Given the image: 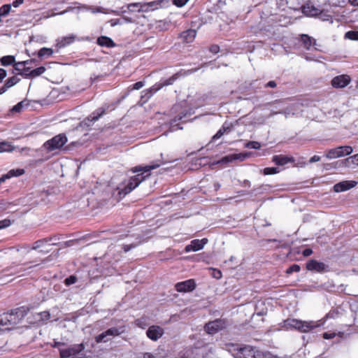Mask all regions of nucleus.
I'll return each instance as SVG.
<instances>
[{
  "instance_id": "nucleus-2",
  "label": "nucleus",
  "mask_w": 358,
  "mask_h": 358,
  "mask_svg": "<svg viewBox=\"0 0 358 358\" xmlns=\"http://www.w3.org/2000/svg\"><path fill=\"white\" fill-rule=\"evenodd\" d=\"M195 113L194 108L189 106L186 101L175 104L171 110V113L174 117L170 121V131H173L181 129L178 127V122H186L189 118Z\"/></svg>"
},
{
  "instance_id": "nucleus-64",
  "label": "nucleus",
  "mask_w": 358,
  "mask_h": 358,
  "mask_svg": "<svg viewBox=\"0 0 358 358\" xmlns=\"http://www.w3.org/2000/svg\"><path fill=\"white\" fill-rule=\"evenodd\" d=\"M121 20H122V22H124L125 23H133V22H134V20L131 17H129L125 16V15H122Z\"/></svg>"
},
{
  "instance_id": "nucleus-58",
  "label": "nucleus",
  "mask_w": 358,
  "mask_h": 358,
  "mask_svg": "<svg viewBox=\"0 0 358 358\" xmlns=\"http://www.w3.org/2000/svg\"><path fill=\"white\" fill-rule=\"evenodd\" d=\"M67 12V10H63L60 13H54V12H52L50 13H48L46 15H43V18L45 19H47V18H49V17H54V16H56L57 15H63L64 13H66Z\"/></svg>"
},
{
  "instance_id": "nucleus-40",
  "label": "nucleus",
  "mask_w": 358,
  "mask_h": 358,
  "mask_svg": "<svg viewBox=\"0 0 358 358\" xmlns=\"http://www.w3.org/2000/svg\"><path fill=\"white\" fill-rule=\"evenodd\" d=\"M11 11L10 4H3L0 7V18L6 17Z\"/></svg>"
},
{
  "instance_id": "nucleus-29",
  "label": "nucleus",
  "mask_w": 358,
  "mask_h": 358,
  "mask_svg": "<svg viewBox=\"0 0 358 358\" xmlns=\"http://www.w3.org/2000/svg\"><path fill=\"white\" fill-rule=\"evenodd\" d=\"M303 13L308 16H315L320 13V10L313 6L306 4L303 6Z\"/></svg>"
},
{
  "instance_id": "nucleus-20",
  "label": "nucleus",
  "mask_w": 358,
  "mask_h": 358,
  "mask_svg": "<svg viewBox=\"0 0 358 358\" xmlns=\"http://www.w3.org/2000/svg\"><path fill=\"white\" fill-rule=\"evenodd\" d=\"M272 162L278 166H284L288 163L294 162V158L283 155H278L273 157Z\"/></svg>"
},
{
  "instance_id": "nucleus-39",
  "label": "nucleus",
  "mask_w": 358,
  "mask_h": 358,
  "mask_svg": "<svg viewBox=\"0 0 358 358\" xmlns=\"http://www.w3.org/2000/svg\"><path fill=\"white\" fill-rule=\"evenodd\" d=\"M33 60H27L23 62H15L13 64V68L15 71H18V73L22 72V69H24L26 66V63H32Z\"/></svg>"
},
{
  "instance_id": "nucleus-59",
  "label": "nucleus",
  "mask_w": 358,
  "mask_h": 358,
  "mask_svg": "<svg viewBox=\"0 0 358 358\" xmlns=\"http://www.w3.org/2000/svg\"><path fill=\"white\" fill-rule=\"evenodd\" d=\"M336 336V334L334 332H324L322 335V337L324 339H331L334 338Z\"/></svg>"
},
{
  "instance_id": "nucleus-54",
  "label": "nucleus",
  "mask_w": 358,
  "mask_h": 358,
  "mask_svg": "<svg viewBox=\"0 0 358 358\" xmlns=\"http://www.w3.org/2000/svg\"><path fill=\"white\" fill-rule=\"evenodd\" d=\"M76 281H77L76 277L74 275H71L69 278H66L65 279L64 282H65L66 285L69 286V285L76 283Z\"/></svg>"
},
{
  "instance_id": "nucleus-43",
  "label": "nucleus",
  "mask_w": 358,
  "mask_h": 358,
  "mask_svg": "<svg viewBox=\"0 0 358 358\" xmlns=\"http://www.w3.org/2000/svg\"><path fill=\"white\" fill-rule=\"evenodd\" d=\"M178 73H176L168 79L161 80L159 84L163 85V87L172 85L178 79Z\"/></svg>"
},
{
  "instance_id": "nucleus-60",
  "label": "nucleus",
  "mask_w": 358,
  "mask_h": 358,
  "mask_svg": "<svg viewBox=\"0 0 358 358\" xmlns=\"http://www.w3.org/2000/svg\"><path fill=\"white\" fill-rule=\"evenodd\" d=\"M140 6V3H129L128 4L127 6V9L128 10L131 11V12H134L135 10V8H138Z\"/></svg>"
},
{
  "instance_id": "nucleus-25",
  "label": "nucleus",
  "mask_w": 358,
  "mask_h": 358,
  "mask_svg": "<svg viewBox=\"0 0 358 358\" xmlns=\"http://www.w3.org/2000/svg\"><path fill=\"white\" fill-rule=\"evenodd\" d=\"M20 81L16 76H13L7 79L4 85L0 87V94L5 93L10 87H13Z\"/></svg>"
},
{
  "instance_id": "nucleus-41",
  "label": "nucleus",
  "mask_w": 358,
  "mask_h": 358,
  "mask_svg": "<svg viewBox=\"0 0 358 358\" xmlns=\"http://www.w3.org/2000/svg\"><path fill=\"white\" fill-rule=\"evenodd\" d=\"M13 150L14 147L10 143L6 141L0 142V152H12Z\"/></svg>"
},
{
  "instance_id": "nucleus-32",
  "label": "nucleus",
  "mask_w": 358,
  "mask_h": 358,
  "mask_svg": "<svg viewBox=\"0 0 358 358\" xmlns=\"http://www.w3.org/2000/svg\"><path fill=\"white\" fill-rule=\"evenodd\" d=\"M231 131V128L229 126H227L226 123H224L222 127L217 131V133L213 136V141H216L221 138L224 133L229 132Z\"/></svg>"
},
{
  "instance_id": "nucleus-23",
  "label": "nucleus",
  "mask_w": 358,
  "mask_h": 358,
  "mask_svg": "<svg viewBox=\"0 0 358 358\" xmlns=\"http://www.w3.org/2000/svg\"><path fill=\"white\" fill-rule=\"evenodd\" d=\"M104 113L105 109L103 108H99L94 110L91 115H90L89 117L84 120V122L87 126H90V124H89L88 122H94L97 121Z\"/></svg>"
},
{
  "instance_id": "nucleus-46",
  "label": "nucleus",
  "mask_w": 358,
  "mask_h": 358,
  "mask_svg": "<svg viewBox=\"0 0 358 358\" xmlns=\"http://www.w3.org/2000/svg\"><path fill=\"white\" fill-rule=\"evenodd\" d=\"M245 147L249 149L258 150L261 148V144L258 141H249L245 143Z\"/></svg>"
},
{
  "instance_id": "nucleus-51",
  "label": "nucleus",
  "mask_w": 358,
  "mask_h": 358,
  "mask_svg": "<svg viewBox=\"0 0 358 358\" xmlns=\"http://www.w3.org/2000/svg\"><path fill=\"white\" fill-rule=\"evenodd\" d=\"M31 69L29 67H25L22 69V72L18 73L20 75L22 76L25 78H31V75H29V73L31 72Z\"/></svg>"
},
{
  "instance_id": "nucleus-33",
  "label": "nucleus",
  "mask_w": 358,
  "mask_h": 358,
  "mask_svg": "<svg viewBox=\"0 0 358 358\" xmlns=\"http://www.w3.org/2000/svg\"><path fill=\"white\" fill-rule=\"evenodd\" d=\"M24 170L23 169H11L7 173L5 174L6 178L8 180L13 178L18 177L24 173Z\"/></svg>"
},
{
  "instance_id": "nucleus-19",
  "label": "nucleus",
  "mask_w": 358,
  "mask_h": 358,
  "mask_svg": "<svg viewBox=\"0 0 358 358\" xmlns=\"http://www.w3.org/2000/svg\"><path fill=\"white\" fill-rule=\"evenodd\" d=\"M76 36L74 34H71L66 36H63L57 39L56 47L58 49L63 48L67 45L72 44L76 41Z\"/></svg>"
},
{
  "instance_id": "nucleus-9",
  "label": "nucleus",
  "mask_w": 358,
  "mask_h": 358,
  "mask_svg": "<svg viewBox=\"0 0 358 358\" xmlns=\"http://www.w3.org/2000/svg\"><path fill=\"white\" fill-rule=\"evenodd\" d=\"M227 326V321L224 319H217L207 323L205 327V331L208 334H215L220 330L223 329Z\"/></svg>"
},
{
  "instance_id": "nucleus-3",
  "label": "nucleus",
  "mask_w": 358,
  "mask_h": 358,
  "mask_svg": "<svg viewBox=\"0 0 358 358\" xmlns=\"http://www.w3.org/2000/svg\"><path fill=\"white\" fill-rule=\"evenodd\" d=\"M229 351L234 358H262V353L249 345L231 344Z\"/></svg>"
},
{
  "instance_id": "nucleus-14",
  "label": "nucleus",
  "mask_w": 358,
  "mask_h": 358,
  "mask_svg": "<svg viewBox=\"0 0 358 358\" xmlns=\"http://www.w3.org/2000/svg\"><path fill=\"white\" fill-rule=\"evenodd\" d=\"M196 287V283L193 279H189L176 284L175 288L179 292H192Z\"/></svg>"
},
{
  "instance_id": "nucleus-61",
  "label": "nucleus",
  "mask_w": 358,
  "mask_h": 358,
  "mask_svg": "<svg viewBox=\"0 0 358 358\" xmlns=\"http://www.w3.org/2000/svg\"><path fill=\"white\" fill-rule=\"evenodd\" d=\"M66 345L64 343L61 342H55L53 347L58 348L59 352L60 353V349L61 348H66Z\"/></svg>"
},
{
  "instance_id": "nucleus-24",
  "label": "nucleus",
  "mask_w": 358,
  "mask_h": 358,
  "mask_svg": "<svg viewBox=\"0 0 358 358\" xmlns=\"http://www.w3.org/2000/svg\"><path fill=\"white\" fill-rule=\"evenodd\" d=\"M196 35V32L194 29H187L182 31L180 34V38L185 43H191L194 41Z\"/></svg>"
},
{
  "instance_id": "nucleus-47",
  "label": "nucleus",
  "mask_w": 358,
  "mask_h": 358,
  "mask_svg": "<svg viewBox=\"0 0 358 358\" xmlns=\"http://www.w3.org/2000/svg\"><path fill=\"white\" fill-rule=\"evenodd\" d=\"M152 97V94L148 90L141 92V99L143 103H146Z\"/></svg>"
},
{
  "instance_id": "nucleus-48",
  "label": "nucleus",
  "mask_w": 358,
  "mask_h": 358,
  "mask_svg": "<svg viewBox=\"0 0 358 358\" xmlns=\"http://www.w3.org/2000/svg\"><path fill=\"white\" fill-rule=\"evenodd\" d=\"M24 108V101H20L17 103L15 106H14L11 109L10 112L12 113H20L22 111Z\"/></svg>"
},
{
  "instance_id": "nucleus-31",
  "label": "nucleus",
  "mask_w": 358,
  "mask_h": 358,
  "mask_svg": "<svg viewBox=\"0 0 358 358\" xmlns=\"http://www.w3.org/2000/svg\"><path fill=\"white\" fill-rule=\"evenodd\" d=\"M231 131V128L229 126H227L226 123H224L222 127L217 131V133L213 136V141H216L221 138L224 133L229 132Z\"/></svg>"
},
{
  "instance_id": "nucleus-17",
  "label": "nucleus",
  "mask_w": 358,
  "mask_h": 358,
  "mask_svg": "<svg viewBox=\"0 0 358 358\" xmlns=\"http://www.w3.org/2000/svg\"><path fill=\"white\" fill-rule=\"evenodd\" d=\"M248 157H249V154H248V153L231 154V155H228L222 157L218 162V163L227 164V163H230V162H232L236 160L243 162Z\"/></svg>"
},
{
  "instance_id": "nucleus-16",
  "label": "nucleus",
  "mask_w": 358,
  "mask_h": 358,
  "mask_svg": "<svg viewBox=\"0 0 358 358\" xmlns=\"http://www.w3.org/2000/svg\"><path fill=\"white\" fill-rule=\"evenodd\" d=\"M350 77L348 75H341L331 80V85L335 88H343L350 83Z\"/></svg>"
},
{
  "instance_id": "nucleus-26",
  "label": "nucleus",
  "mask_w": 358,
  "mask_h": 358,
  "mask_svg": "<svg viewBox=\"0 0 358 358\" xmlns=\"http://www.w3.org/2000/svg\"><path fill=\"white\" fill-rule=\"evenodd\" d=\"M96 43L101 47L113 48L115 46L114 41L110 38L105 36H99Z\"/></svg>"
},
{
  "instance_id": "nucleus-53",
  "label": "nucleus",
  "mask_w": 358,
  "mask_h": 358,
  "mask_svg": "<svg viewBox=\"0 0 358 358\" xmlns=\"http://www.w3.org/2000/svg\"><path fill=\"white\" fill-rule=\"evenodd\" d=\"M11 224V221L9 219H4L0 220V230L8 227Z\"/></svg>"
},
{
  "instance_id": "nucleus-21",
  "label": "nucleus",
  "mask_w": 358,
  "mask_h": 358,
  "mask_svg": "<svg viewBox=\"0 0 358 358\" xmlns=\"http://www.w3.org/2000/svg\"><path fill=\"white\" fill-rule=\"evenodd\" d=\"M25 269L22 268L21 266H10L8 268L4 269L2 271V275L3 276H10V275H18L21 276L23 274L22 273Z\"/></svg>"
},
{
  "instance_id": "nucleus-28",
  "label": "nucleus",
  "mask_w": 358,
  "mask_h": 358,
  "mask_svg": "<svg viewBox=\"0 0 358 358\" xmlns=\"http://www.w3.org/2000/svg\"><path fill=\"white\" fill-rule=\"evenodd\" d=\"M300 41L303 47L307 50H310V47L315 44V41L306 34H302Z\"/></svg>"
},
{
  "instance_id": "nucleus-63",
  "label": "nucleus",
  "mask_w": 358,
  "mask_h": 358,
  "mask_svg": "<svg viewBox=\"0 0 358 358\" xmlns=\"http://www.w3.org/2000/svg\"><path fill=\"white\" fill-rule=\"evenodd\" d=\"M24 0H15L13 1V3L10 4L11 7L14 8H18L20 6H21L24 3Z\"/></svg>"
},
{
  "instance_id": "nucleus-36",
  "label": "nucleus",
  "mask_w": 358,
  "mask_h": 358,
  "mask_svg": "<svg viewBox=\"0 0 358 358\" xmlns=\"http://www.w3.org/2000/svg\"><path fill=\"white\" fill-rule=\"evenodd\" d=\"M337 148L341 157L350 155L353 151L352 148L350 145L338 146Z\"/></svg>"
},
{
  "instance_id": "nucleus-62",
  "label": "nucleus",
  "mask_w": 358,
  "mask_h": 358,
  "mask_svg": "<svg viewBox=\"0 0 358 358\" xmlns=\"http://www.w3.org/2000/svg\"><path fill=\"white\" fill-rule=\"evenodd\" d=\"M111 27H115L118 24H122V22L121 19H112L109 21Z\"/></svg>"
},
{
  "instance_id": "nucleus-42",
  "label": "nucleus",
  "mask_w": 358,
  "mask_h": 358,
  "mask_svg": "<svg viewBox=\"0 0 358 358\" xmlns=\"http://www.w3.org/2000/svg\"><path fill=\"white\" fill-rule=\"evenodd\" d=\"M45 70L46 69L44 66H40L35 69L31 70V72L29 73V75H31V78H36V77H38V76L42 75L45 71Z\"/></svg>"
},
{
  "instance_id": "nucleus-45",
  "label": "nucleus",
  "mask_w": 358,
  "mask_h": 358,
  "mask_svg": "<svg viewBox=\"0 0 358 358\" xmlns=\"http://www.w3.org/2000/svg\"><path fill=\"white\" fill-rule=\"evenodd\" d=\"M280 171L279 168L277 167H266L264 169L263 173L264 175H272L278 173Z\"/></svg>"
},
{
  "instance_id": "nucleus-27",
  "label": "nucleus",
  "mask_w": 358,
  "mask_h": 358,
  "mask_svg": "<svg viewBox=\"0 0 358 358\" xmlns=\"http://www.w3.org/2000/svg\"><path fill=\"white\" fill-rule=\"evenodd\" d=\"M36 323L38 325L44 324L45 322L50 319V313L49 311H43L36 313L35 315Z\"/></svg>"
},
{
  "instance_id": "nucleus-10",
  "label": "nucleus",
  "mask_w": 358,
  "mask_h": 358,
  "mask_svg": "<svg viewBox=\"0 0 358 358\" xmlns=\"http://www.w3.org/2000/svg\"><path fill=\"white\" fill-rule=\"evenodd\" d=\"M27 314V310L24 307L18 308L14 310H12L9 313H6V317L9 319L10 325L11 327L17 324Z\"/></svg>"
},
{
  "instance_id": "nucleus-52",
  "label": "nucleus",
  "mask_w": 358,
  "mask_h": 358,
  "mask_svg": "<svg viewBox=\"0 0 358 358\" xmlns=\"http://www.w3.org/2000/svg\"><path fill=\"white\" fill-rule=\"evenodd\" d=\"M144 85H145V82L138 81V82L134 83V85H132L131 86H130L129 88L131 90H140L141 88H142Z\"/></svg>"
},
{
  "instance_id": "nucleus-13",
  "label": "nucleus",
  "mask_w": 358,
  "mask_h": 358,
  "mask_svg": "<svg viewBox=\"0 0 358 358\" xmlns=\"http://www.w3.org/2000/svg\"><path fill=\"white\" fill-rule=\"evenodd\" d=\"M208 243L206 238L192 240L189 244L187 245L185 248V252H189L192 251L196 252L203 248L204 245Z\"/></svg>"
},
{
  "instance_id": "nucleus-49",
  "label": "nucleus",
  "mask_w": 358,
  "mask_h": 358,
  "mask_svg": "<svg viewBox=\"0 0 358 358\" xmlns=\"http://www.w3.org/2000/svg\"><path fill=\"white\" fill-rule=\"evenodd\" d=\"M162 87H163V85H160L159 83H156L155 85H154L153 86H152L151 87H150L147 90H148V91L150 92V93L152 94V96Z\"/></svg>"
},
{
  "instance_id": "nucleus-11",
  "label": "nucleus",
  "mask_w": 358,
  "mask_h": 358,
  "mask_svg": "<svg viewBox=\"0 0 358 358\" xmlns=\"http://www.w3.org/2000/svg\"><path fill=\"white\" fill-rule=\"evenodd\" d=\"M121 333L122 331H120V329L117 327H112L99 334L97 336H96L95 340L96 343H106L110 340L111 338L115 336H118Z\"/></svg>"
},
{
  "instance_id": "nucleus-15",
  "label": "nucleus",
  "mask_w": 358,
  "mask_h": 358,
  "mask_svg": "<svg viewBox=\"0 0 358 358\" xmlns=\"http://www.w3.org/2000/svg\"><path fill=\"white\" fill-rule=\"evenodd\" d=\"M164 332V329L161 327L152 325L148 329L146 335L152 341H157L162 336Z\"/></svg>"
},
{
  "instance_id": "nucleus-6",
  "label": "nucleus",
  "mask_w": 358,
  "mask_h": 358,
  "mask_svg": "<svg viewBox=\"0 0 358 358\" xmlns=\"http://www.w3.org/2000/svg\"><path fill=\"white\" fill-rule=\"evenodd\" d=\"M316 327L313 322H303L296 319L288 318L283 322L282 327L285 330L297 329L301 332H308Z\"/></svg>"
},
{
  "instance_id": "nucleus-44",
  "label": "nucleus",
  "mask_w": 358,
  "mask_h": 358,
  "mask_svg": "<svg viewBox=\"0 0 358 358\" xmlns=\"http://www.w3.org/2000/svg\"><path fill=\"white\" fill-rule=\"evenodd\" d=\"M345 38L352 41H358V31H349L345 34Z\"/></svg>"
},
{
  "instance_id": "nucleus-50",
  "label": "nucleus",
  "mask_w": 358,
  "mask_h": 358,
  "mask_svg": "<svg viewBox=\"0 0 358 358\" xmlns=\"http://www.w3.org/2000/svg\"><path fill=\"white\" fill-rule=\"evenodd\" d=\"M300 269H301L300 266L298 265V264H292V266H290L287 269L286 273L289 275V274H291V273H292L294 272H299V271H300Z\"/></svg>"
},
{
  "instance_id": "nucleus-4",
  "label": "nucleus",
  "mask_w": 358,
  "mask_h": 358,
  "mask_svg": "<svg viewBox=\"0 0 358 358\" xmlns=\"http://www.w3.org/2000/svg\"><path fill=\"white\" fill-rule=\"evenodd\" d=\"M275 106L273 109L271 110L270 114L268 115V117H271L277 114H284L285 117H288L290 115H294L302 111V104L299 102H294L285 107V101H278L274 103Z\"/></svg>"
},
{
  "instance_id": "nucleus-35",
  "label": "nucleus",
  "mask_w": 358,
  "mask_h": 358,
  "mask_svg": "<svg viewBox=\"0 0 358 358\" xmlns=\"http://www.w3.org/2000/svg\"><path fill=\"white\" fill-rule=\"evenodd\" d=\"M53 54V50L48 48H42L38 52V56L39 58H48Z\"/></svg>"
},
{
  "instance_id": "nucleus-37",
  "label": "nucleus",
  "mask_w": 358,
  "mask_h": 358,
  "mask_svg": "<svg viewBox=\"0 0 358 358\" xmlns=\"http://www.w3.org/2000/svg\"><path fill=\"white\" fill-rule=\"evenodd\" d=\"M15 62V57L12 55L3 56L0 58V62L1 65L6 66L10 64H13Z\"/></svg>"
},
{
  "instance_id": "nucleus-57",
  "label": "nucleus",
  "mask_w": 358,
  "mask_h": 358,
  "mask_svg": "<svg viewBox=\"0 0 358 358\" xmlns=\"http://www.w3.org/2000/svg\"><path fill=\"white\" fill-rule=\"evenodd\" d=\"M212 275L216 279H220L222 276V272L220 270L215 268L213 269Z\"/></svg>"
},
{
  "instance_id": "nucleus-55",
  "label": "nucleus",
  "mask_w": 358,
  "mask_h": 358,
  "mask_svg": "<svg viewBox=\"0 0 358 358\" xmlns=\"http://www.w3.org/2000/svg\"><path fill=\"white\" fill-rule=\"evenodd\" d=\"M135 323L138 327L141 328H144L147 325L146 319L144 317L137 319Z\"/></svg>"
},
{
  "instance_id": "nucleus-12",
  "label": "nucleus",
  "mask_w": 358,
  "mask_h": 358,
  "mask_svg": "<svg viewBox=\"0 0 358 358\" xmlns=\"http://www.w3.org/2000/svg\"><path fill=\"white\" fill-rule=\"evenodd\" d=\"M306 268L310 271L323 273L329 271V266L315 259H310L306 263Z\"/></svg>"
},
{
  "instance_id": "nucleus-22",
  "label": "nucleus",
  "mask_w": 358,
  "mask_h": 358,
  "mask_svg": "<svg viewBox=\"0 0 358 358\" xmlns=\"http://www.w3.org/2000/svg\"><path fill=\"white\" fill-rule=\"evenodd\" d=\"M338 163V162H337ZM341 166L354 169L358 166V154L349 157L339 162Z\"/></svg>"
},
{
  "instance_id": "nucleus-30",
  "label": "nucleus",
  "mask_w": 358,
  "mask_h": 358,
  "mask_svg": "<svg viewBox=\"0 0 358 358\" xmlns=\"http://www.w3.org/2000/svg\"><path fill=\"white\" fill-rule=\"evenodd\" d=\"M231 131V128L229 126H227L226 123H224L222 127L217 131V133L213 136V141H216L221 138L224 133L229 132Z\"/></svg>"
},
{
  "instance_id": "nucleus-34",
  "label": "nucleus",
  "mask_w": 358,
  "mask_h": 358,
  "mask_svg": "<svg viewBox=\"0 0 358 358\" xmlns=\"http://www.w3.org/2000/svg\"><path fill=\"white\" fill-rule=\"evenodd\" d=\"M325 157L329 159L341 157L337 148L327 150L325 152Z\"/></svg>"
},
{
  "instance_id": "nucleus-8",
  "label": "nucleus",
  "mask_w": 358,
  "mask_h": 358,
  "mask_svg": "<svg viewBox=\"0 0 358 358\" xmlns=\"http://www.w3.org/2000/svg\"><path fill=\"white\" fill-rule=\"evenodd\" d=\"M53 238H45L38 240L34 243L32 247L27 244H22L16 246L15 248L16 250L21 255H26L29 253L31 250H36L42 247L45 243H48L49 241H52Z\"/></svg>"
},
{
  "instance_id": "nucleus-18",
  "label": "nucleus",
  "mask_w": 358,
  "mask_h": 358,
  "mask_svg": "<svg viewBox=\"0 0 358 358\" xmlns=\"http://www.w3.org/2000/svg\"><path fill=\"white\" fill-rule=\"evenodd\" d=\"M357 182L354 180H344L334 185V190L336 192H345L355 187Z\"/></svg>"
},
{
  "instance_id": "nucleus-38",
  "label": "nucleus",
  "mask_w": 358,
  "mask_h": 358,
  "mask_svg": "<svg viewBox=\"0 0 358 358\" xmlns=\"http://www.w3.org/2000/svg\"><path fill=\"white\" fill-rule=\"evenodd\" d=\"M10 322L9 319L6 317V313L3 314L0 317V328L4 327V329H10L12 327H9Z\"/></svg>"
},
{
  "instance_id": "nucleus-56",
  "label": "nucleus",
  "mask_w": 358,
  "mask_h": 358,
  "mask_svg": "<svg viewBox=\"0 0 358 358\" xmlns=\"http://www.w3.org/2000/svg\"><path fill=\"white\" fill-rule=\"evenodd\" d=\"M189 0H173V3L177 7H182Z\"/></svg>"
},
{
  "instance_id": "nucleus-5",
  "label": "nucleus",
  "mask_w": 358,
  "mask_h": 358,
  "mask_svg": "<svg viewBox=\"0 0 358 358\" xmlns=\"http://www.w3.org/2000/svg\"><path fill=\"white\" fill-rule=\"evenodd\" d=\"M83 343L67 345L60 349V358H87Z\"/></svg>"
},
{
  "instance_id": "nucleus-1",
  "label": "nucleus",
  "mask_w": 358,
  "mask_h": 358,
  "mask_svg": "<svg viewBox=\"0 0 358 358\" xmlns=\"http://www.w3.org/2000/svg\"><path fill=\"white\" fill-rule=\"evenodd\" d=\"M160 165L161 164L159 163H153L152 164L150 165L137 166L132 168L131 171L133 173H141L133 177H131L124 184L121 185V186L118 187V194L120 196H124L125 195L130 193L133 189L137 187L143 180H145L146 178L150 176V172L152 170H154L159 167Z\"/></svg>"
},
{
  "instance_id": "nucleus-7",
  "label": "nucleus",
  "mask_w": 358,
  "mask_h": 358,
  "mask_svg": "<svg viewBox=\"0 0 358 358\" xmlns=\"http://www.w3.org/2000/svg\"><path fill=\"white\" fill-rule=\"evenodd\" d=\"M67 142V138L64 134H59L56 135L51 139L45 141L43 144V148L48 152H52L55 150L60 149Z\"/></svg>"
}]
</instances>
